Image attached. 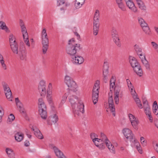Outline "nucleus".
Instances as JSON below:
<instances>
[{
  "instance_id": "1",
  "label": "nucleus",
  "mask_w": 158,
  "mask_h": 158,
  "mask_svg": "<svg viewBox=\"0 0 158 158\" xmlns=\"http://www.w3.org/2000/svg\"><path fill=\"white\" fill-rule=\"evenodd\" d=\"M75 92L70 91V94H68L69 98V102L71 103V106L73 109V111L75 115H79L80 112L83 113L84 112V105L82 102L80 100L78 99L77 97L71 94L73 93H75Z\"/></svg>"
},
{
  "instance_id": "2",
  "label": "nucleus",
  "mask_w": 158,
  "mask_h": 158,
  "mask_svg": "<svg viewBox=\"0 0 158 158\" xmlns=\"http://www.w3.org/2000/svg\"><path fill=\"white\" fill-rule=\"evenodd\" d=\"M10 48L13 53L18 54L20 60H25L26 59V49L24 43H21L19 49L17 43L10 44Z\"/></svg>"
},
{
  "instance_id": "3",
  "label": "nucleus",
  "mask_w": 158,
  "mask_h": 158,
  "mask_svg": "<svg viewBox=\"0 0 158 158\" xmlns=\"http://www.w3.org/2000/svg\"><path fill=\"white\" fill-rule=\"evenodd\" d=\"M74 38H72L69 41L68 45L66 48V52L68 54L71 56H74L81 50L82 48L79 44H76L75 43Z\"/></svg>"
},
{
  "instance_id": "4",
  "label": "nucleus",
  "mask_w": 158,
  "mask_h": 158,
  "mask_svg": "<svg viewBox=\"0 0 158 158\" xmlns=\"http://www.w3.org/2000/svg\"><path fill=\"white\" fill-rule=\"evenodd\" d=\"M129 60L130 64L134 72L139 77L142 76L143 74L142 69L135 58L130 56Z\"/></svg>"
},
{
  "instance_id": "5",
  "label": "nucleus",
  "mask_w": 158,
  "mask_h": 158,
  "mask_svg": "<svg viewBox=\"0 0 158 158\" xmlns=\"http://www.w3.org/2000/svg\"><path fill=\"white\" fill-rule=\"evenodd\" d=\"M42 44L43 45L42 51L43 54L46 53L48 48L49 40L46 32V31L45 28L43 29L41 33Z\"/></svg>"
},
{
  "instance_id": "6",
  "label": "nucleus",
  "mask_w": 158,
  "mask_h": 158,
  "mask_svg": "<svg viewBox=\"0 0 158 158\" xmlns=\"http://www.w3.org/2000/svg\"><path fill=\"white\" fill-rule=\"evenodd\" d=\"M39 112L41 117L43 119H46L47 117V107L42 98L38 100Z\"/></svg>"
},
{
  "instance_id": "7",
  "label": "nucleus",
  "mask_w": 158,
  "mask_h": 158,
  "mask_svg": "<svg viewBox=\"0 0 158 158\" xmlns=\"http://www.w3.org/2000/svg\"><path fill=\"white\" fill-rule=\"evenodd\" d=\"M64 82L68 86V89L71 92L77 91V85L70 77L66 75L65 77Z\"/></svg>"
},
{
  "instance_id": "8",
  "label": "nucleus",
  "mask_w": 158,
  "mask_h": 158,
  "mask_svg": "<svg viewBox=\"0 0 158 158\" xmlns=\"http://www.w3.org/2000/svg\"><path fill=\"white\" fill-rule=\"evenodd\" d=\"M100 81L97 80L94 84L93 89L92 99L94 104H95L98 101V97L99 89L100 88L99 86Z\"/></svg>"
},
{
  "instance_id": "9",
  "label": "nucleus",
  "mask_w": 158,
  "mask_h": 158,
  "mask_svg": "<svg viewBox=\"0 0 158 158\" xmlns=\"http://www.w3.org/2000/svg\"><path fill=\"white\" fill-rule=\"evenodd\" d=\"M19 23L21 29V31L23 33L24 42L26 44L27 46L29 47L30 45L29 42L28 33L24 23L22 20H20Z\"/></svg>"
},
{
  "instance_id": "10",
  "label": "nucleus",
  "mask_w": 158,
  "mask_h": 158,
  "mask_svg": "<svg viewBox=\"0 0 158 158\" xmlns=\"http://www.w3.org/2000/svg\"><path fill=\"white\" fill-rule=\"evenodd\" d=\"M101 136L102 138V141L105 142L106 146L108 148L110 151L114 153H115V148L114 146L107 139L106 135L103 133H101Z\"/></svg>"
},
{
  "instance_id": "11",
  "label": "nucleus",
  "mask_w": 158,
  "mask_h": 158,
  "mask_svg": "<svg viewBox=\"0 0 158 158\" xmlns=\"http://www.w3.org/2000/svg\"><path fill=\"white\" fill-rule=\"evenodd\" d=\"M123 133L127 139L132 143H135V138L133 136V134L132 133L131 130L128 128H125L122 131Z\"/></svg>"
},
{
  "instance_id": "12",
  "label": "nucleus",
  "mask_w": 158,
  "mask_h": 158,
  "mask_svg": "<svg viewBox=\"0 0 158 158\" xmlns=\"http://www.w3.org/2000/svg\"><path fill=\"white\" fill-rule=\"evenodd\" d=\"M45 81L43 80H41L38 86V90L41 96H44L46 94V89Z\"/></svg>"
},
{
  "instance_id": "13",
  "label": "nucleus",
  "mask_w": 158,
  "mask_h": 158,
  "mask_svg": "<svg viewBox=\"0 0 158 158\" xmlns=\"http://www.w3.org/2000/svg\"><path fill=\"white\" fill-rule=\"evenodd\" d=\"M109 66L107 62L105 61L104 63L103 77V80L105 83H106L108 80V76Z\"/></svg>"
},
{
  "instance_id": "14",
  "label": "nucleus",
  "mask_w": 158,
  "mask_h": 158,
  "mask_svg": "<svg viewBox=\"0 0 158 158\" xmlns=\"http://www.w3.org/2000/svg\"><path fill=\"white\" fill-rule=\"evenodd\" d=\"M72 57V61L73 64H82L84 61L83 58L77 54Z\"/></svg>"
},
{
  "instance_id": "15",
  "label": "nucleus",
  "mask_w": 158,
  "mask_h": 158,
  "mask_svg": "<svg viewBox=\"0 0 158 158\" xmlns=\"http://www.w3.org/2000/svg\"><path fill=\"white\" fill-rule=\"evenodd\" d=\"M109 97L108 98V103L109 105V107L111 112L113 113V115H114V116H115L114 113L115 109L114 104V102L112 98V95L111 93H109Z\"/></svg>"
},
{
  "instance_id": "16",
  "label": "nucleus",
  "mask_w": 158,
  "mask_h": 158,
  "mask_svg": "<svg viewBox=\"0 0 158 158\" xmlns=\"http://www.w3.org/2000/svg\"><path fill=\"white\" fill-rule=\"evenodd\" d=\"M50 147L54 150L56 156L58 158H66L63 154V153L60 150H59L58 148L54 146L53 145H50Z\"/></svg>"
},
{
  "instance_id": "17",
  "label": "nucleus",
  "mask_w": 158,
  "mask_h": 158,
  "mask_svg": "<svg viewBox=\"0 0 158 158\" xmlns=\"http://www.w3.org/2000/svg\"><path fill=\"white\" fill-rule=\"evenodd\" d=\"M58 120V116L55 114H53L49 116L48 119V124L49 125H52V124H55Z\"/></svg>"
},
{
  "instance_id": "18",
  "label": "nucleus",
  "mask_w": 158,
  "mask_h": 158,
  "mask_svg": "<svg viewBox=\"0 0 158 158\" xmlns=\"http://www.w3.org/2000/svg\"><path fill=\"white\" fill-rule=\"evenodd\" d=\"M128 117L133 127L135 129L137 128V126L139 123L138 120L136 119L135 116L131 114H128Z\"/></svg>"
},
{
  "instance_id": "19",
  "label": "nucleus",
  "mask_w": 158,
  "mask_h": 158,
  "mask_svg": "<svg viewBox=\"0 0 158 158\" xmlns=\"http://www.w3.org/2000/svg\"><path fill=\"white\" fill-rule=\"evenodd\" d=\"M31 129L33 131H34V134L37 137L40 139H43V136L39 129L36 127L33 126Z\"/></svg>"
},
{
  "instance_id": "20",
  "label": "nucleus",
  "mask_w": 158,
  "mask_h": 158,
  "mask_svg": "<svg viewBox=\"0 0 158 158\" xmlns=\"http://www.w3.org/2000/svg\"><path fill=\"white\" fill-rule=\"evenodd\" d=\"M126 3L127 6L130 9H131L134 12L137 11V9L131 0H129L126 2Z\"/></svg>"
},
{
  "instance_id": "21",
  "label": "nucleus",
  "mask_w": 158,
  "mask_h": 158,
  "mask_svg": "<svg viewBox=\"0 0 158 158\" xmlns=\"http://www.w3.org/2000/svg\"><path fill=\"white\" fill-rule=\"evenodd\" d=\"M15 102L16 105L18 108L19 109V111L21 113H24V109L23 107V104L19 100L18 98H15Z\"/></svg>"
},
{
  "instance_id": "22",
  "label": "nucleus",
  "mask_w": 158,
  "mask_h": 158,
  "mask_svg": "<svg viewBox=\"0 0 158 158\" xmlns=\"http://www.w3.org/2000/svg\"><path fill=\"white\" fill-rule=\"evenodd\" d=\"M6 152L9 158H15V155L14 152L11 148H7L6 149Z\"/></svg>"
},
{
  "instance_id": "23",
  "label": "nucleus",
  "mask_w": 158,
  "mask_h": 158,
  "mask_svg": "<svg viewBox=\"0 0 158 158\" xmlns=\"http://www.w3.org/2000/svg\"><path fill=\"white\" fill-rule=\"evenodd\" d=\"M134 49L137 55L139 56V57H142L144 56L142 53V48L138 45L137 44L135 45L134 46Z\"/></svg>"
},
{
  "instance_id": "24",
  "label": "nucleus",
  "mask_w": 158,
  "mask_h": 158,
  "mask_svg": "<svg viewBox=\"0 0 158 158\" xmlns=\"http://www.w3.org/2000/svg\"><path fill=\"white\" fill-rule=\"evenodd\" d=\"M93 34L96 35L98 33V32L99 29V22H93Z\"/></svg>"
},
{
  "instance_id": "25",
  "label": "nucleus",
  "mask_w": 158,
  "mask_h": 158,
  "mask_svg": "<svg viewBox=\"0 0 158 158\" xmlns=\"http://www.w3.org/2000/svg\"><path fill=\"white\" fill-rule=\"evenodd\" d=\"M15 139L18 142H21L24 138L23 134L20 132H17L15 136Z\"/></svg>"
},
{
  "instance_id": "26",
  "label": "nucleus",
  "mask_w": 158,
  "mask_h": 158,
  "mask_svg": "<svg viewBox=\"0 0 158 158\" xmlns=\"http://www.w3.org/2000/svg\"><path fill=\"white\" fill-rule=\"evenodd\" d=\"M140 58L141 59L142 62L143 64L145 67L146 69L147 70H149L150 69L149 64L148 62L146 60L145 56L141 57H140Z\"/></svg>"
},
{
  "instance_id": "27",
  "label": "nucleus",
  "mask_w": 158,
  "mask_h": 158,
  "mask_svg": "<svg viewBox=\"0 0 158 158\" xmlns=\"http://www.w3.org/2000/svg\"><path fill=\"white\" fill-rule=\"evenodd\" d=\"M118 7L122 11H125L126 10L122 0H115Z\"/></svg>"
},
{
  "instance_id": "28",
  "label": "nucleus",
  "mask_w": 158,
  "mask_h": 158,
  "mask_svg": "<svg viewBox=\"0 0 158 158\" xmlns=\"http://www.w3.org/2000/svg\"><path fill=\"white\" fill-rule=\"evenodd\" d=\"M115 80L114 77L112 76L110 81V91H113L115 87Z\"/></svg>"
},
{
  "instance_id": "29",
  "label": "nucleus",
  "mask_w": 158,
  "mask_h": 158,
  "mask_svg": "<svg viewBox=\"0 0 158 158\" xmlns=\"http://www.w3.org/2000/svg\"><path fill=\"white\" fill-rule=\"evenodd\" d=\"M111 35L113 40L119 37L118 32L115 28H112L111 32Z\"/></svg>"
},
{
  "instance_id": "30",
  "label": "nucleus",
  "mask_w": 158,
  "mask_h": 158,
  "mask_svg": "<svg viewBox=\"0 0 158 158\" xmlns=\"http://www.w3.org/2000/svg\"><path fill=\"white\" fill-rule=\"evenodd\" d=\"M138 5L139 8L141 9L145 10L146 9V7L144 3L141 0H135Z\"/></svg>"
},
{
  "instance_id": "31",
  "label": "nucleus",
  "mask_w": 158,
  "mask_h": 158,
  "mask_svg": "<svg viewBox=\"0 0 158 158\" xmlns=\"http://www.w3.org/2000/svg\"><path fill=\"white\" fill-rule=\"evenodd\" d=\"M100 12L98 10H97L94 14L93 22H99Z\"/></svg>"
},
{
  "instance_id": "32",
  "label": "nucleus",
  "mask_w": 158,
  "mask_h": 158,
  "mask_svg": "<svg viewBox=\"0 0 158 158\" xmlns=\"http://www.w3.org/2000/svg\"><path fill=\"white\" fill-rule=\"evenodd\" d=\"M0 29L5 30L6 32H9L10 31L5 23L3 21H0Z\"/></svg>"
},
{
  "instance_id": "33",
  "label": "nucleus",
  "mask_w": 158,
  "mask_h": 158,
  "mask_svg": "<svg viewBox=\"0 0 158 158\" xmlns=\"http://www.w3.org/2000/svg\"><path fill=\"white\" fill-rule=\"evenodd\" d=\"M2 85L3 88L5 93L9 92V91L10 89L7 83L5 82H3L2 83Z\"/></svg>"
},
{
  "instance_id": "34",
  "label": "nucleus",
  "mask_w": 158,
  "mask_h": 158,
  "mask_svg": "<svg viewBox=\"0 0 158 158\" xmlns=\"http://www.w3.org/2000/svg\"><path fill=\"white\" fill-rule=\"evenodd\" d=\"M9 39L10 45V44H13L17 43L15 41V38L12 34L10 35Z\"/></svg>"
},
{
  "instance_id": "35",
  "label": "nucleus",
  "mask_w": 158,
  "mask_h": 158,
  "mask_svg": "<svg viewBox=\"0 0 158 158\" xmlns=\"http://www.w3.org/2000/svg\"><path fill=\"white\" fill-rule=\"evenodd\" d=\"M119 95V92L117 91H115L114 93V99L115 100V103L116 104H118L119 103V98L118 96Z\"/></svg>"
},
{
  "instance_id": "36",
  "label": "nucleus",
  "mask_w": 158,
  "mask_h": 158,
  "mask_svg": "<svg viewBox=\"0 0 158 158\" xmlns=\"http://www.w3.org/2000/svg\"><path fill=\"white\" fill-rule=\"evenodd\" d=\"M80 0H76L75 3V6L77 9L80 8L83 4H82Z\"/></svg>"
},
{
  "instance_id": "37",
  "label": "nucleus",
  "mask_w": 158,
  "mask_h": 158,
  "mask_svg": "<svg viewBox=\"0 0 158 158\" xmlns=\"http://www.w3.org/2000/svg\"><path fill=\"white\" fill-rule=\"evenodd\" d=\"M113 40V41L114 42L115 44L118 47H121V43L120 41L119 37Z\"/></svg>"
},
{
  "instance_id": "38",
  "label": "nucleus",
  "mask_w": 158,
  "mask_h": 158,
  "mask_svg": "<svg viewBox=\"0 0 158 158\" xmlns=\"http://www.w3.org/2000/svg\"><path fill=\"white\" fill-rule=\"evenodd\" d=\"M68 94L67 93H65L64 96L62 97V99L61 102L60 104V106H61L62 105L65 103L67 97L68 96Z\"/></svg>"
},
{
  "instance_id": "39",
  "label": "nucleus",
  "mask_w": 158,
  "mask_h": 158,
  "mask_svg": "<svg viewBox=\"0 0 158 158\" xmlns=\"http://www.w3.org/2000/svg\"><path fill=\"white\" fill-rule=\"evenodd\" d=\"M142 29L143 31L147 35H150L151 34V31L148 26L146 27H143V28H142Z\"/></svg>"
},
{
  "instance_id": "40",
  "label": "nucleus",
  "mask_w": 158,
  "mask_h": 158,
  "mask_svg": "<svg viewBox=\"0 0 158 158\" xmlns=\"http://www.w3.org/2000/svg\"><path fill=\"white\" fill-rule=\"evenodd\" d=\"M9 92L6 93L5 94L6 97L7 99L10 101H12V93L11 90H10Z\"/></svg>"
},
{
  "instance_id": "41",
  "label": "nucleus",
  "mask_w": 158,
  "mask_h": 158,
  "mask_svg": "<svg viewBox=\"0 0 158 158\" xmlns=\"http://www.w3.org/2000/svg\"><path fill=\"white\" fill-rule=\"evenodd\" d=\"M144 111L146 115L147 114H149V113H151L150 110V108L149 105L147 106H144Z\"/></svg>"
},
{
  "instance_id": "42",
  "label": "nucleus",
  "mask_w": 158,
  "mask_h": 158,
  "mask_svg": "<svg viewBox=\"0 0 158 158\" xmlns=\"http://www.w3.org/2000/svg\"><path fill=\"white\" fill-rule=\"evenodd\" d=\"M102 140L101 139H99L97 138H95L93 140V141L95 145L97 147H99L100 144L98 143H96V141L98 142V143H99V142L100 141H102Z\"/></svg>"
},
{
  "instance_id": "43",
  "label": "nucleus",
  "mask_w": 158,
  "mask_h": 158,
  "mask_svg": "<svg viewBox=\"0 0 158 158\" xmlns=\"http://www.w3.org/2000/svg\"><path fill=\"white\" fill-rule=\"evenodd\" d=\"M151 44L154 48L158 53V45L154 42H152Z\"/></svg>"
},
{
  "instance_id": "44",
  "label": "nucleus",
  "mask_w": 158,
  "mask_h": 158,
  "mask_svg": "<svg viewBox=\"0 0 158 158\" xmlns=\"http://www.w3.org/2000/svg\"><path fill=\"white\" fill-rule=\"evenodd\" d=\"M140 141L141 144L143 146H145L147 145V141L144 140V138L143 137H140Z\"/></svg>"
},
{
  "instance_id": "45",
  "label": "nucleus",
  "mask_w": 158,
  "mask_h": 158,
  "mask_svg": "<svg viewBox=\"0 0 158 158\" xmlns=\"http://www.w3.org/2000/svg\"><path fill=\"white\" fill-rule=\"evenodd\" d=\"M52 83H49L48 88L47 92L49 93L50 94H52Z\"/></svg>"
},
{
  "instance_id": "46",
  "label": "nucleus",
  "mask_w": 158,
  "mask_h": 158,
  "mask_svg": "<svg viewBox=\"0 0 158 158\" xmlns=\"http://www.w3.org/2000/svg\"><path fill=\"white\" fill-rule=\"evenodd\" d=\"M127 85L129 89L131 90V92L132 94H134V93H132L133 91L134 90V87L132 85V83L131 82L130 83H129L127 84Z\"/></svg>"
},
{
  "instance_id": "47",
  "label": "nucleus",
  "mask_w": 158,
  "mask_h": 158,
  "mask_svg": "<svg viewBox=\"0 0 158 158\" xmlns=\"http://www.w3.org/2000/svg\"><path fill=\"white\" fill-rule=\"evenodd\" d=\"M132 93H134V94H132L131 93V94L133 95V98L135 100H136L137 99V98H138L137 95L136 94L135 90H134L133 91Z\"/></svg>"
},
{
  "instance_id": "48",
  "label": "nucleus",
  "mask_w": 158,
  "mask_h": 158,
  "mask_svg": "<svg viewBox=\"0 0 158 158\" xmlns=\"http://www.w3.org/2000/svg\"><path fill=\"white\" fill-rule=\"evenodd\" d=\"M156 109H158V106L156 102L155 101L154 102L152 106L153 111L156 110Z\"/></svg>"
},
{
  "instance_id": "49",
  "label": "nucleus",
  "mask_w": 158,
  "mask_h": 158,
  "mask_svg": "<svg viewBox=\"0 0 158 158\" xmlns=\"http://www.w3.org/2000/svg\"><path fill=\"white\" fill-rule=\"evenodd\" d=\"M15 119V117L14 115L11 114H10L8 117V120L9 122H12Z\"/></svg>"
},
{
  "instance_id": "50",
  "label": "nucleus",
  "mask_w": 158,
  "mask_h": 158,
  "mask_svg": "<svg viewBox=\"0 0 158 158\" xmlns=\"http://www.w3.org/2000/svg\"><path fill=\"white\" fill-rule=\"evenodd\" d=\"M4 114L3 110L2 108L0 107V122L2 121V116Z\"/></svg>"
},
{
  "instance_id": "51",
  "label": "nucleus",
  "mask_w": 158,
  "mask_h": 158,
  "mask_svg": "<svg viewBox=\"0 0 158 158\" xmlns=\"http://www.w3.org/2000/svg\"><path fill=\"white\" fill-rule=\"evenodd\" d=\"M142 101L143 106H147V105H149L148 102L146 98H142Z\"/></svg>"
},
{
  "instance_id": "52",
  "label": "nucleus",
  "mask_w": 158,
  "mask_h": 158,
  "mask_svg": "<svg viewBox=\"0 0 158 158\" xmlns=\"http://www.w3.org/2000/svg\"><path fill=\"white\" fill-rule=\"evenodd\" d=\"M0 62L1 64L2 65L4 69L6 70V64L4 63V60H1Z\"/></svg>"
},
{
  "instance_id": "53",
  "label": "nucleus",
  "mask_w": 158,
  "mask_h": 158,
  "mask_svg": "<svg viewBox=\"0 0 158 158\" xmlns=\"http://www.w3.org/2000/svg\"><path fill=\"white\" fill-rule=\"evenodd\" d=\"M153 146L155 150L158 153V143H153Z\"/></svg>"
},
{
  "instance_id": "54",
  "label": "nucleus",
  "mask_w": 158,
  "mask_h": 158,
  "mask_svg": "<svg viewBox=\"0 0 158 158\" xmlns=\"http://www.w3.org/2000/svg\"><path fill=\"white\" fill-rule=\"evenodd\" d=\"M138 20L139 21V24H141L142 23L144 22H145V21L141 17H138Z\"/></svg>"
},
{
  "instance_id": "55",
  "label": "nucleus",
  "mask_w": 158,
  "mask_h": 158,
  "mask_svg": "<svg viewBox=\"0 0 158 158\" xmlns=\"http://www.w3.org/2000/svg\"><path fill=\"white\" fill-rule=\"evenodd\" d=\"M147 116H148L150 122L152 123L153 121L151 113H149V114H147Z\"/></svg>"
},
{
  "instance_id": "56",
  "label": "nucleus",
  "mask_w": 158,
  "mask_h": 158,
  "mask_svg": "<svg viewBox=\"0 0 158 158\" xmlns=\"http://www.w3.org/2000/svg\"><path fill=\"white\" fill-rule=\"evenodd\" d=\"M30 143L28 140H26L24 142V145L26 147H28L29 146Z\"/></svg>"
},
{
  "instance_id": "57",
  "label": "nucleus",
  "mask_w": 158,
  "mask_h": 158,
  "mask_svg": "<svg viewBox=\"0 0 158 158\" xmlns=\"http://www.w3.org/2000/svg\"><path fill=\"white\" fill-rule=\"evenodd\" d=\"M142 27V28H143V27H146L148 26V24L146 23V22L145 21L143 23L140 25Z\"/></svg>"
},
{
  "instance_id": "58",
  "label": "nucleus",
  "mask_w": 158,
  "mask_h": 158,
  "mask_svg": "<svg viewBox=\"0 0 158 158\" xmlns=\"http://www.w3.org/2000/svg\"><path fill=\"white\" fill-rule=\"evenodd\" d=\"M136 148L139 153H142V150L141 149V147L139 146H138V145H136Z\"/></svg>"
},
{
  "instance_id": "59",
  "label": "nucleus",
  "mask_w": 158,
  "mask_h": 158,
  "mask_svg": "<svg viewBox=\"0 0 158 158\" xmlns=\"http://www.w3.org/2000/svg\"><path fill=\"white\" fill-rule=\"evenodd\" d=\"M51 94H50L49 93L47 92V99L52 98V96H51Z\"/></svg>"
},
{
  "instance_id": "60",
  "label": "nucleus",
  "mask_w": 158,
  "mask_h": 158,
  "mask_svg": "<svg viewBox=\"0 0 158 158\" xmlns=\"http://www.w3.org/2000/svg\"><path fill=\"white\" fill-rule=\"evenodd\" d=\"M47 100L48 102L49 103L50 105H52L53 104V102L52 101V98L50 99H47Z\"/></svg>"
},
{
  "instance_id": "61",
  "label": "nucleus",
  "mask_w": 158,
  "mask_h": 158,
  "mask_svg": "<svg viewBox=\"0 0 158 158\" xmlns=\"http://www.w3.org/2000/svg\"><path fill=\"white\" fill-rule=\"evenodd\" d=\"M75 35H76L77 37V38L78 40L80 38V35L77 32H74Z\"/></svg>"
},
{
  "instance_id": "62",
  "label": "nucleus",
  "mask_w": 158,
  "mask_h": 158,
  "mask_svg": "<svg viewBox=\"0 0 158 158\" xmlns=\"http://www.w3.org/2000/svg\"><path fill=\"white\" fill-rule=\"evenodd\" d=\"M65 4V1L64 0H60L59 4L60 5Z\"/></svg>"
},
{
  "instance_id": "63",
  "label": "nucleus",
  "mask_w": 158,
  "mask_h": 158,
  "mask_svg": "<svg viewBox=\"0 0 158 158\" xmlns=\"http://www.w3.org/2000/svg\"><path fill=\"white\" fill-rule=\"evenodd\" d=\"M138 106L140 109H142L143 108L142 104L141 103V102H140L138 104H137Z\"/></svg>"
},
{
  "instance_id": "64",
  "label": "nucleus",
  "mask_w": 158,
  "mask_h": 158,
  "mask_svg": "<svg viewBox=\"0 0 158 158\" xmlns=\"http://www.w3.org/2000/svg\"><path fill=\"white\" fill-rule=\"evenodd\" d=\"M67 4H65V5H64V6L61 7L60 8V10H65L66 9V7L67 6Z\"/></svg>"
}]
</instances>
